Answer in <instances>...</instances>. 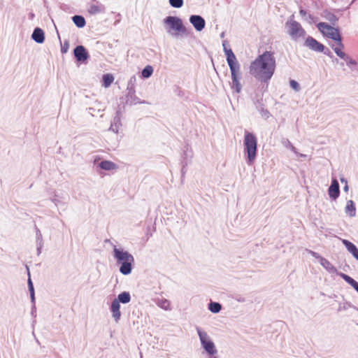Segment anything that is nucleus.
Returning a JSON list of instances; mask_svg holds the SVG:
<instances>
[{
	"label": "nucleus",
	"instance_id": "44",
	"mask_svg": "<svg viewBox=\"0 0 358 358\" xmlns=\"http://www.w3.org/2000/svg\"><path fill=\"white\" fill-rule=\"evenodd\" d=\"M299 13H300V15H301L302 17H306V16H307V17H308L306 11L305 10H303V9H301V10H299Z\"/></svg>",
	"mask_w": 358,
	"mask_h": 358
},
{
	"label": "nucleus",
	"instance_id": "30",
	"mask_svg": "<svg viewBox=\"0 0 358 358\" xmlns=\"http://www.w3.org/2000/svg\"><path fill=\"white\" fill-rule=\"evenodd\" d=\"M222 306L220 303L210 301L208 303V309L213 313H217L221 310Z\"/></svg>",
	"mask_w": 358,
	"mask_h": 358
},
{
	"label": "nucleus",
	"instance_id": "40",
	"mask_svg": "<svg viewBox=\"0 0 358 358\" xmlns=\"http://www.w3.org/2000/svg\"><path fill=\"white\" fill-rule=\"evenodd\" d=\"M27 282L29 292H34V285L30 277L29 278Z\"/></svg>",
	"mask_w": 358,
	"mask_h": 358
},
{
	"label": "nucleus",
	"instance_id": "2",
	"mask_svg": "<svg viewBox=\"0 0 358 358\" xmlns=\"http://www.w3.org/2000/svg\"><path fill=\"white\" fill-rule=\"evenodd\" d=\"M112 247V255L116 265L119 266V271L124 275H129L134 268L135 259L131 253L126 250L121 245H117L110 239L105 240Z\"/></svg>",
	"mask_w": 358,
	"mask_h": 358
},
{
	"label": "nucleus",
	"instance_id": "53",
	"mask_svg": "<svg viewBox=\"0 0 358 358\" xmlns=\"http://www.w3.org/2000/svg\"><path fill=\"white\" fill-rule=\"evenodd\" d=\"M342 308L345 309V306H344L343 307L340 306L339 310H341Z\"/></svg>",
	"mask_w": 358,
	"mask_h": 358
},
{
	"label": "nucleus",
	"instance_id": "11",
	"mask_svg": "<svg viewBox=\"0 0 358 358\" xmlns=\"http://www.w3.org/2000/svg\"><path fill=\"white\" fill-rule=\"evenodd\" d=\"M73 55L78 62H84L87 61L90 57L86 48L81 45L74 48Z\"/></svg>",
	"mask_w": 358,
	"mask_h": 358
},
{
	"label": "nucleus",
	"instance_id": "39",
	"mask_svg": "<svg viewBox=\"0 0 358 358\" xmlns=\"http://www.w3.org/2000/svg\"><path fill=\"white\" fill-rule=\"evenodd\" d=\"M290 87L292 89L295 90L296 91H299V89H300L299 83L296 81L294 80H292L290 81Z\"/></svg>",
	"mask_w": 358,
	"mask_h": 358
},
{
	"label": "nucleus",
	"instance_id": "22",
	"mask_svg": "<svg viewBox=\"0 0 358 358\" xmlns=\"http://www.w3.org/2000/svg\"><path fill=\"white\" fill-rule=\"evenodd\" d=\"M31 38L38 43H43L45 40V34L43 29L39 27L35 28L31 34Z\"/></svg>",
	"mask_w": 358,
	"mask_h": 358
},
{
	"label": "nucleus",
	"instance_id": "29",
	"mask_svg": "<svg viewBox=\"0 0 358 358\" xmlns=\"http://www.w3.org/2000/svg\"><path fill=\"white\" fill-rule=\"evenodd\" d=\"M72 20L78 28L83 27L86 23L85 18L83 16L78 15H74L72 17Z\"/></svg>",
	"mask_w": 358,
	"mask_h": 358
},
{
	"label": "nucleus",
	"instance_id": "34",
	"mask_svg": "<svg viewBox=\"0 0 358 358\" xmlns=\"http://www.w3.org/2000/svg\"><path fill=\"white\" fill-rule=\"evenodd\" d=\"M170 5L175 8H180L183 6V0H169Z\"/></svg>",
	"mask_w": 358,
	"mask_h": 358
},
{
	"label": "nucleus",
	"instance_id": "21",
	"mask_svg": "<svg viewBox=\"0 0 358 358\" xmlns=\"http://www.w3.org/2000/svg\"><path fill=\"white\" fill-rule=\"evenodd\" d=\"M343 244L345 246L347 250L352 254V255L358 261V248L357 247L346 239H342Z\"/></svg>",
	"mask_w": 358,
	"mask_h": 358
},
{
	"label": "nucleus",
	"instance_id": "20",
	"mask_svg": "<svg viewBox=\"0 0 358 358\" xmlns=\"http://www.w3.org/2000/svg\"><path fill=\"white\" fill-rule=\"evenodd\" d=\"M320 265L329 273L339 275L337 268L326 258H321Z\"/></svg>",
	"mask_w": 358,
	"mask_h": 358
},
{
	"label": "nucleus",
	"instance_id": "3",
	"mask_svg": "<svg viewBox=\"0 0 358 358\" xmlns=\"http://www.w3.org/2000/svg\"><path fill=\"white\" fill-rule=\"evenodd\" d=\"M244 152L247 156V162L252 164L257 157V139L255 135L248 131L244 134Z\"/></svg>",
	"mask_w": 358,
	"mask_h": 358
},
{
	"label": "nucleus",
	"instance_id": "50",
	"mask_svg": "<svg viewBox=\"0 0 358 358\" xmlns=\"http://www.w3.org/2000/svg\"><path fill=\"white\" fill-rule=\"evenodd\" d=\"M299 156L301 157H306V155H304V154H299Z\"/></svg>",
	"mask_w": 358,
	"mask_h": 358
},
{
	"label": "nucleus",
	"instance_id": "48",
	"mask_svg": "<svg viewBox=\"0 0 358 358\" xmlns=\"http://www.w3.org/2000/svg\"><path fill=\"white\" fill-rule=\"evenodd\" d=\"M348 189H349V187H348V184H345V186H344V187H343L344 191H345V192H348Z\"/></svg>",
	"mask_w": 358,
	"mask_h": 358
},
{
	"label": "nucleus",
	"instance_id": "1",
	"mask_svg": "<svg viewBox=\"0 0 358 358\" xmlns=\"http://www.w3.org/2000/svg\"><path fill=\"white\" fill-rule=\"evenodd\" d=\"M275 59L271 51L259 55L250 65V73L262 83H268L275 69Z\"/></svg>",
	"mask_w": 358,
	"mask_h": 358
},
{
	"label": "nucleus",
	"instance_id": "13",
	"mask_svg": "<svg viewBox=\"0 0 358 358\" xmlns=\"http://www.w3.org/2000/svg\"><path fill=\"white\" fill-rule=\"evenodd\" d=\"M189 22L197 31H202L206 25V21L201 15H192L189 17Z\"/></svg>",
	"mask_w": 358,
	"mask_h": 358
},
{
	"label": "nucleus",
	"instance_id": "43",
	"mask_svg": "<svg viewBox=\"0 0 358 358\" xmlns=\"http://www.w3.org/2000/svg\"><path fill=\"white\" fill-rule=\"evenodd\" d=\"M29 293H30V298H31V303L34 304V303H35V292H31Z\"/></svg>",
	"mask_w": 358,
	"mask_h": 358
},
{
	"label": "nucleus",
	"instance_id": "47",
	"mask_svg": "<svg viewBox=\"0 0 358 358\" xmlns=\"http://www.w3.org/2000/svg\"><path fill=\"white\" fill-rule=\"evenodd\" d=\"M34 16H35V15H34V14L33 13H29V19H30V20H33V19H34Z\"/></svg>",
	"mask_w": 358,
	"mask_h": 358
},
{
	"label": "nucleus",
	"instance_id": "49",
	"mask_svg": "<svg viewBox=\"0 0 358 358\" xmlns=\"http://www.w3.org/2000/svg\"><path fill=\"white\" fill-rule=\"evenodd\" d=\"M341 182H345V184H348L347 180L343 178H341Z\"/></svg>",
	"mask_w": 358,
	"mask_h": 358
},
{
	"label": "nucleus",
	"instance_id": "12",
	"mask_svg": "<svg viewBox=\"0 0 358 358\" xmlns=\"http://www.w3.org/2000/svg\"><path fill=\"white\" fill-rule=\"evenodd\" d=\"M334 51L338 57L346 62V64L353 71L354 66L357 64L356 60L351 58L349 55L343 51L340 48H334Z\"/></svg>",
	"mask_w": 358,
	"mask_h": 358
},
{
	"label": "nucleus",
	"instance_id": "25",
	"mask_svg": "<svg viewBox=\"0 0 358 358\" xmlns=\"http://www.w3.org/2000/svg\"><path fill=\"white\" fill-rule=\"evenodd\" d=\"M114 301H117L119 304L120 303L123 304L128 303L131 301V294L129 292H122L118 294L117 297L115 298Z\"/></svg>",
	"mask_w": 358,
	"mask_h": 358
},
{
	"label": "nucleus",
	"instance_id": "24",
	"mask_svg": "<svg viewBox=\"0 0 358 358\" xmlns=\"http://www.w3.org/2000/svg\"><path fill=\"white\" fill-rule=\"evenodd\" d=\"M345 213L350 217H353L356 215V208L352 200H348L347 201Z\"/></svg>",
	"mask_w": 358,
	"mask_h": 358
},
{
	"label": "nucleus",
	"instance_id": "46",
	"mask_svg": "<svg viewBox=\"0 0 358 358\" xmlns=\"http://www.w3.org/2000/svg\"><path fill=\"white\" fill-rule=\"evenodd\" d=\"M37 245V255H39L41 254V250L43 247V244L36 245Z\"/></svg>",
	"mask_w": 358,
	"mask_h": 358
},
{
	"label": "nucleus",
	"instance_id": "16",
	"mask_svg": "<svg viewBox=\"0 0 358 358\" xmlns=\"http://www.w3.org/2000/svg\"><path fill=\"white\" fill-rule=\"evenodd\" d=\"M227 41H224L223 43H222L223 50H224V54L226 55V59H227V62L228 65L229 66V62H231L233 64L238 63V62L237 61V59H236L235 55L234 54L232 50L230 49V48H228L227 46Z\"/></svg>",
	"mask_w": 358,
	"mask_h": 358
},
{
	"label": "nucleus",
	"instance_id": "37",
	"mask_svg": "<svg viewBox=\"0 0 358 358\" xmlns=\"http://www.w3.org/2000/svg\"><path fill=\"white\" fill-rule=\"evenodd\" d=\"M69 48V43L68 41H65L61 46L62 53H66Z\"/></svg>",
	"mask_w": 358,
	"mask_h": 358
},
{
	"label": "nucleus",
	"instance_id": "15",
	"mask_svg": "<svg viewBox=\"0 0 358 358\" xmlns=\"http://www.w3.org/2000/svg\"><path fill=\"white\" fill-rule=\"evenodd\" d=\"M121 126V112L120 110H117L115 115L111 122L109 130L117 134Z\"/></svg>",
	"mask_w": 358,
	"mask_h": 358
},
{
	"label": "nucleus",
	"instance_id": "45",
	"mask_svg": "<svg viewBox=\"0 0 358 358\" xmlns=\"http://www.w3.org/2000/svg\"><path fill=\"white\" fill-rule=\"evenodd\" d=\"M308 19L309 20V21H308V22H309L310 23L311 22H315L316 21V20H315V17H314L313 15H310V14H309V15H308Z\"/></svg>",
	"mask_w": 358,
	"mask_h": 358
},
{
	"label": "nucleus",
	"instance_id": "33",
	"mask_svg": "<svg viewBox=\"0 0 358 358\" xmlns=\"http://www.w3.org/2000/svg\"><path fill=\"white\" fill-rule=\"evenodd\" d=\"M153 73V68L148 65L146 66L141 71V76L143 78H150Z\"/></svg>",
	"mask_w": 358,
	"mask_h": 358
},
{
	"label": "nucleus",
	"instance_id": "57",
	"mask_svg": "<svg viewBox=\"0 0 358 358\" xmlns=\"http://www.w3.org/2000/svg\"><path fill=\"white\" fill-rule=\"evenodd\" d=\"M214 358H217V357H214Z\"/></svg>",
	"mask_w": 358,
	"mask_h": 358
},
{
	"label": "nucleus",
	"instance_id": "35",
	"mask_svg": "<svg viewBox=\"0 0 358 358\" xmlns=\"http://www.w3.org/2000/svg\"><path fill=\"white\" fill-rule=\"evenodd\" d=\"M258 110L262 117H264V119H268L269 117L270 113L267 109H265L263 107H260L259 108H258Z\"/></svg>",
	"mask_w": 358,
	"mask_h": 358
},
{
	"label": "nucleus",
	"instance_id": "36",
	"mask_svg": "<svg viewBox=\"0 0 358 358\" xmlns=\"http://www.w3.org/2000/svg\"><path fill=\"white\" fill-rule=\"evenodd\" d=\"M36 245H40V244H43V238H42V234L40 231V230L36 228Z\"/></svg>",
	"mask_w": 358,
	"mask_h": 358
},
{
	"label": "nucleus",
	"instance_id": "10",
	"mask_svg": "<svg viewBox=\"0 0 358 358\" xmlns=\"http://www.w3.org/2000/svg\"><path fill=\"white\" fill-rule=\"evenodd\" d=\"M303 45L310 50L317 52H322L325 48V46L323 44L310 36L306 37Z\"/></svg>",
	"mask_w": 358,
	"mask_h": 358
},
{
	"label": "nucleus",
	"instance_id": "54",
	"mask_svg": "<svg viewBox=\"0 0 358 358\" xmlns=\"http://www.w3.org/2000/svg\"><path fill=\"white\" fill-rule=\"evenodd\" d=\"M224 32H222V33L221 34V35H220L221 38H223V37H224Z\"/></svg>",
	"mask_w": 358,
	"mask_h": 358
},
{
	"label": "nucleus",
	"instance_id": "18",
	"mask_svg": "<svg viewBox=\"0 0 358 358\" xmlns=\"http://www.w3.org/2000/svg\"><path fill=\"white\" fill-rule=\"evenodd\" d=\"M110 310L115 322L117 323L119 322L121 317L120 304L113 300L111 303Z\"/></svg>",
	"mask_w": 358,
	"mask_h": 358
},
{
	"label": "nucleus",
	"instance_id": "26",
	"mask_svg": "<svg viewBox=\"0 0 358 358\" xmlns=\"http://www.w3.org/2000/svg\"><path fill=\"white\" fill-rule=\"evenodd\" d=\"M155 303L157 306L161 308L162 309L164 310H171V302L166 299L161 298V299H157L155 300Z\"/></svg>",
	"mask_w": 358,
	"mask_h": 358
},
{
	"label": "nucleus",
	"instance_id": "32",
	"mask_svg": "<svg viewBox=\"0 0 358 358\" xmlns=\"http://www.w3.org/2000/svg\"><path fill=\"white\" fill-rule=\"evenodd\" d=\"M281 143L284 147L290 149L294 153L298 155L296 148L292 144V143L289 141L288 138H282L281 140Z\"/></svg>",
	"mask_w": 358,
	"mask_h": 358
},
{
	"label": "nucleus",
	"instance_id": "27",
	"mask_svg": "<svg viewBox=\"0 0 358 358\" xmlns=\"http://www.w3.org/2000/svg\"><path fill=\"white\" fill-rule=\"evenodd\" d=\"M339 275L358 292V282L355 280L345 273H339Z\"/></svg>",
	"mask_w": 358,
	"mask_h": 358
},
{
	"label": "nucleus",
	"instance_id": "23",
	"mask_svg": "<svg viewBox=\"0 0 358 358\" xmlns=\"http://www.w3.org/2000/svg\"><path fill=\"white\" fill-rule=\"evenodd\" d=\"M322 17L329 21L333 26H335L338 20V17L328 10L322 12Z\"/></svg>",
	"mask_w": 358,
	"mask_h": 358
},
{
	"label": "nucleus",
	"instance_id": "4",
	"mask_svg": "<svg viewBox=\"0 0 358 358\" xmlns=\"http://www.w3.org/2000/svg\"><path fill=\"white\" fill-rule=\"evenodd\" d=\"M317 27L324 36L336 42L335 45H331V48L333 50L334 48H340L341 49H343L344 45L342 43V38L338 28H335L334 26H331L326 22H319L317 24Z\"/></svg>",
	"mask_w": 358,
	"mask_h": 358
},
{
	"label": "nucleus",
	"instance_id": "38",
	"mask_svg": "<svg viewBox=\"0 0 358 358\" xmlns=\"http://www.w3.org/2000/svg\"><path fill=\"white\" fill-rule=\"evenodd\" d=\"M306 251L310 254L313 257H315V259H319V261L320 262L321 261V258H323V257H322L320 254H318L317 252H315L313 250H306Z\"/></svg>",
	"mask_w": 358,
	"mask_h": 358
},
{
	"label": "nucleus",
	"instance_id": "8",
	"mask_svg": "<svg viewBox=\"0 0 358 358\" xmlns=\"http://www.w3.org/2000/svg\"><path fill=\"white\" fill-rule=\"evenodd\" d=\"M231 76V87L237 94L240 93L242 90V85L240 83L241 72H240V64L239 63L233 64L231 62H229V66Z\"/></svg>",
	"mask_w": 358,
	"mask_h": 358
},
{
	"label": "nucleus",
	"instance_id": "19",
	"mask_svg": "<svg viewBox=\"0 0 358 358\" xmlns=\"http://www.w3.org/2000/svg\"><path fill=\"white\" fill-rule=\"evenodd\" d=\"M50 199L56 206H58L59 204L66 203V198L62 192L54 191Z\"/></svg>",
	"mask_w": 358,
	"mask_h": 358
},
{
	"label": "nucleus",
	"instance_id": "5",
	"mask_svg": "<svg viewBox=\"0 0 358 358\" xmlns=\"http://www.w3.org/2000/svg\"><path fill=\"white\" fill-rule=\"evenodd\" d=\"M294 15H292L286 22L285 29L290 38L293 41L298 42L301 39L306 38V31L299 22L294 20Z\"/></svg>",
	"mask_w": 358,
	"mask_h": 358
},
{
	"label": "nucleus",
	"instance_id": "7",
	"mask_svg": "<svg viewBox=\"0 0 358 358\" xmlns=\"http://www.w3.org/2000/svg\"><path fill=\"white\" fill-rule=\"evenodd\" d=\"M196 331L201 342V345L204 350L210 356L215 355L217 352L215 348V345L208 334L199 327H196Z\"/></svg>",
	"mask_w": 358,
	"mask_h": 358
},
{
	"label": "nucleus",
	"instance_id": "6",
	"mask_svg": "<svg viewBox=\"0 0 358 358\" xmlns=\"http://www.w3.org/2000/svg\"><path fill=\"white\" fill-rule=\"evenodd\" d=\"M165 25L169 27L167 31L174 36H177L178 34H185L186 32V28L182 24V20L176 16H168L164 20Z\"/></svg>",
	"mask_w": 358,
	"mask_h": 358
},
{
	"label": "nucleus",
	"instance_id": "55",
	"mask_svg": "<svg viewBox=\"0 0 358 358\" xmlns=\"http://www.w3.org/2000/svg\"><path fill=\"white\" fill-rule=\"evenodd\" d=\"M340 65H341V66H343L344 65L343 62H341V63H340Z\"/></svg>",
	"mask_w": 358,
	"mask_h": 358
},
{
	"label": "nucleus",
	"instance_id": "56",
	"mask_svg": "<svg viewBox=\"0 0 358 358\" xmlns=\"http://www.w3.org/2000/svg\"><path fill=\"white\" fill-rule=\"evenodd\" d=\"M182 174L185 173V172H184V167L182 169Z\"/></svg>",
	"mask_w": 358,
	"mask_h": 358
},
{
	"label": "nucleus",
	"instance_id": "28",
	"mask_svg": "<svg viewBox=\"0 0 358 358\" xmlns=\"http://www.w3.org/2000/svg\"><path fill=\"white\" fill-rule=\"evenodd\" d=\"M99 166L101 169L106 170V171H110V170L115 169L116 168V165L115 163H113V162H110V161H108V160L101 161L99 164Z\"/></svg>",
	"mask_w": 358,
	"mask_h": 358
},
{
	"label": "nucleus",
	"instance_id": "41",
	"mask_svg": "<svg viewBox=\"0 0 358 358\" xmlns=\"http://www.w3.org/2000/svg\"><path fill=\"white\" fill-rule=\"evenodd\" d=\"M322 52H324V55L329 56L331 58H333V57H334L331 52L329 49L324 48V50Z\"/></svg>",
	"mask_w": 358,
	"mask_h": 358
},
{
	"label": "nucleus",
	"instance_id": "9",
	"mask_svg": "<svg viewBox=\"0 0 358 358\" xmlns=\"http://www.w3.org/2000/svg\"><path fill=\"white\" fill-rule=\"evenodd\" d=\"M136 83V77L135 76H132L128 81L127 83V94L126 95L127 103L130 105H136L137 103H145V101H141L138 97H137L135 94Z\"/></svg>",
	"mask_w": 358,
	"mask_h": 358
},
{
	"label": "nucleus",
	"instance_id": "42",
	"mask_svg": "<svg viewBox=\"0 0 358 358\" xmlns=\"http://www.w3.org/2000/svg\"><path fill=\"white\" fill-rule=\"evenodd\" d=\"M235 300L240 303H243L245 301V299L241 296H237L235 297Z\"/></svg>",
	"mask_w": 358,
	"mask_h": 358
},
{
	"label": "nucleus",
	"instance_id": "51",
	"mask_svg": "<svg viewBox=\"0 0 358 358\" xmlns=\"http://www.w3.org/2000/svg\"><path fill=\"white\" fill-rule=\"evenodd\" d=\"M34 312H35V307H34V308L32 309L31 314L34 315Z\"/></svg>",
	"mask_w": 358,
	"mask_h": 358
},
{
	"label": "nucleus",
	"instance_id": "31",
	"mask_svg": "<svg viewBox=\"0 0 358 358\" xmlns=\"http://www.w3.org/2000/svg\"><path fill=\"white\" fill-rule=\"evenodd\" d=\"M114 80V77L112 74H105L103 76V85L105 87H108Z\"/></svg>",
	"mask_w": 358,
	"mask_h": 358
},
{
	"label": "nucleus",
	"instance_id": "14",
	"mask_svg": "<svg viewBox=\"0 0 358 358\" xmlns=\"http://www.w3.org/2000/svg\"><path fill=\"white\" fill-rule=\"evenodd\" d=\"M328 194L331 199L336 200L340 195V188L338 180L332 179L331 184L329 187Z\"/></svg>",
	"mask_w": 358,
	"mask_h": 358
},
{
	"label": "nucleus",
	"instance_id": "52",
	"mask_svg": "<svg viewBox=\"0 0 358 358\" xmlns=\"http://www.w3.org/2000/svg\"><path fill=\"white\" fill-rule=\"evenodd\" d=\"M333 62H336V63H338V59H336V58L335 59H334V60H333Z\"/></svg>",
	"mask_w": 358,
	"mask_h": 358
},
{
	"label": "nucleus",
	"instance_id": "17",
	"mask_svg": "<svg viewBox=\"0 0 358 358\" xmlns=\"http://www.w3.org/2000/svg\"><path fill=\"white\" fill-rule=\"evenodd\" d=\"M106 11V7L103 4L99 1H96V3H90L88 8V12L91 15H96L99 13H103Z\"/></svg>",
	"mask_w": 358,
	"mask_h": 358
}]
</instances>
